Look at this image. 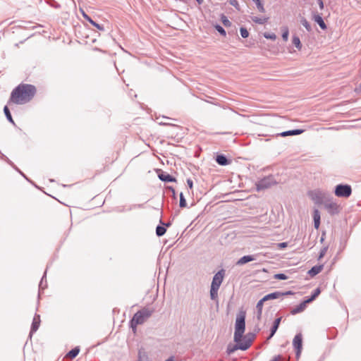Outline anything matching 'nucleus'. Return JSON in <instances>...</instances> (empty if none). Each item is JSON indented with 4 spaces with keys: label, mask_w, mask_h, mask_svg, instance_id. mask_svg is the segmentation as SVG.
Masks as SVG:
<instances>
[{
    "label": "nucleus",
    "mask_w": 361,
    "mask_h": 361,
    "mask_svg": "<svg viewBox=\"0 0 361 361\" xmlns=\"http://www.w3.org/2000/svg\"><path fill=\"white\" fill-rule=\"evenodd\" d=\"M36 88L30 84L21 83L11 94L10 102L16 104H24L29 102L35 96Z\"/></svg>",
    "instance_id": "f257e3e1"
},
{
    "label": "nucleus",
    "mask_w": 361,
    "mask_h": 361,
    "mask_svg": "<svg viewBox=\"0 0 361 361\" xmlns=\"http://www.w3.org/2000/svg\"><path fill=\"white\" fill-rule=\"evenodd\" d=\"M255 333H249L247 334L244 337L243 336V342L237 343L236 344H228L226 349V353L228 355H231L237 350H247L252 345V341L255 337L256 333H258L260 331L259 327L255 328Z\"/></svg>",
    "instance_id": "f03ea898"
},
{
    "label": "nucleus",
    "mask_w": 361,
    "mask_h": 361,
    "mask_svg": "<svg viewBox=\"0 0 361 361\" xmlns=\"http://www.w3.org/2000/svg\"><path fill=\"white\" fill-rule=\"evenodd\" d=\"M154 310L149 308H143L137 312L133 319L130 320V327L133 331H135L137 326L142 324L148 318L151 317Z\"/></svg>",
    "instance_id": "7ed1b4c3"
},
{
    "label": "nucleus",
    "mask_w": 361,
    "mask_h": 361,
    "mask_svg": "<svg viewBox=\"0 0 361 361\" xmlns=\"http://www.w3.org/2000/svg\"><path fill=\"white\" fill-rule=\"evenodd\" d=\"M245 330V312H240L237 315L235 324L234 341L239 343Z\"/></svg>",
    "instance_id": "20e7f679"
},
{
    "label": "nucleus",
    "mask_w": 361,
    "mask_h": 361,
    "mask_svg": "<svg viewBox=\"0 0 361 361\" xmlns=\"http://www.w3.org/2000/svg\"><path fill=\"white\" fill-rule=\"evenodd\" d=\"M277 180H276L274 176L270 175L266 176L255 183L256 189L257 191L263 190L270 187L276 185Z\"/></svg>",
    "instance_id": "39448f33"
},
{
    "label": "nucleus",
    "mask_w": 361,
    "mask_h": 361,
    "mask_svg": "<svg viewBox=\"0 0 361 361\" xmlns=\"http://www.w3.org/2000/svg\"><path fill=\"white\" fill-rule=\"evenodd\" d=\"M334 193L338 197H349L352 194L351 186L348 184H338L335 188Z\"/></svg>",
    "instance_id": "423d86ee"
},
{
    "label": "nucleus",
    "mask_w": 361,
    "mask_h": 361,
    "mask_svg": "<svg viewBox=\"0 0 361 361\" xmlns=\"http://www.w3.org/2000/svg\"><path fill=\"white\" fill-rule=\"evenodd\" d=\"M293 345L295 350V355L298 358L302 349V335L301 333H298L295 336L293 340Z\"/></svg>",
    "instance_id": "0eeeda50"
},
{
    "label": "nucleus",
    "mask_w": 361,
    "mask_h": 361,
    "mask_svg": "<svg viewBox=\"0 0 361 361\" xmlns=\"http://www.w3.org/2000/svg\"><path fill=\"white\" fill-rule=\"evenodd\" d=\"M224 276H225V270L223 269L219 270L213 276L211 286L215 287V288H220V286L223 282Z\"/></svg>",
    "instance_id": "6e6552de"
},
{
    "label": "nucleus",
    "mask_w": 361,
    "mask_h": 361,
    "mask_svg": "<svg viewBox=\"0 0 361 361\" xmlns=\"http://www.w3.org/2000/svg\"><path fill=\"white\" fill-rule=\"evenodd\" d=\"M324 207L331 215H334L339 212V207L335 202H325Z\"/></svg>",
    "instance_id": "1a4fd4ad"
},
{
    "label": "nucleus",
    "mask_w": 361,
    "mask_h": 361,
    "mask_svg": "<svg viewBox=\"0 0 361 361\" xmlns=\"http://www.w3.org/2000/svg\"><path fill=\"white\" fill-rule=\"evenodd\" d=\"M40 322H41L40 316L37 314H35L33 317L31 329H30V336H32V334L37 331V329L39 327Z\"/></svg>",
    "instance_id": "9d476101"
},
{
    "label": "nucleus",
    "mask_w": 361,
    "mask_h": 361,
    "mask_svg": "<svg viewBox=\"0 0 361 361\" xmlns=\"http://www.w3.org/2000/svg\"><path fill=\"white\" fill-rule=\"evenodd\" d=\"M312 200L316 204H322L323 202V194L320 191H311L309 193Z\"/></svg>",
    "instance_id": "9b49d317"
},
{
    "label": "nucleus",
    "mask_w": 361,
    "mask_h": 361,
    "mask_svg": "<svg viewBox=\"0 0 361 361\" xmlns=\"http://www.w3.org/2000/svg\"><path fill=\"white\" fill-rule=\"evenodd\" d=\"M281 319H282V317H280L276 318L274 320L273 325L270 330V334H269V337L267 338L268 340L274 336V335L276 334V331L279 329V326L280 325Z\"/></svg>",
    "instance_id": "f8f14e48"
},
{
    "label": "nucleus",
    "mask_w": 361,
    "mask_h": 361,
    "mask_svg": "<svg viewBox=\"0 0 361 361\" xmlns=\"http://www.w3.org/2000/svg\"><path fill=\"white\" fill-rule=\"evenodd\" d=\"M159 178L166 183L175 182L176 178L166 172L161 171L158 175Z\"/></svg>",
    "instance_id": "ddd939ff"
},
{
    "label": "nucleus",
    "mask_w": 361,
    "mask_h": 361,
    "mask_svg": "<svg viewBox=\"0 0 361 361\" xmlns=\"http://www.w3.org/2000/svg\"><path fill=\"white\" fill-rule=\"evenodd\" d=\"M304 132V130L302 129H294L287 131H283L279 134L281 137H286L290 135H298L302 134Z\"/></svg>",
    "instance_id": "4468645a"
},
{
    "label": "nucleus",
    "mask_w": 361,
    "mask_h": 361,
    "mask_svg": "<svg viewBox=\"0 0 361 361\" xmlns=\"http://www.w3.org/2000/svg\"><path fill=\"white\" fill-rule=\"evenodd\" d=\"M307 304V303L304 300L300 305H298L295 307L293 308L290 311V314L293 315H295L296 314L303 312L306 308Z\"/></svg>",
    "instance_id": "2eb2a0df"
},
{
    "label": "nucleus",
    "mask_w": 361,
    "mask_h": 361,
    "mask_svg": "<svg viewBox=\"0 0 361 361\" xmlns=\"http://www.w3.org/2000/svg\"><path fill=\"white\" fill-rule=\"evenodd\" d=\"M255 259H256V257L255 255H245L238 259V261L236 262V264L237 265H243L247 262L254 261Z\"/></svg>",
    "instance_id": "dca6fc26"
},
{
    "label": "nucleus",
    "mask_w": 361,
    "mask_h": 361,
    "mask_svg": "<svg viewBox=\"0 0 361 361\" xmlns=\"http://www.w3.org/2000/svg\"><path fill=\"white\" fill-rule=\"evenodd\" d=\"M313 20L319 25L321 29L326 30L327 28L326 23L319 14L314 13L313 15Z\"/></svg>",
    "instance_id": "f3484780"
},
{
    "label": "nucleus",
    "mask_w": 361,
    "mask_h": 361,
    "mask_svg": "<svg viewBox=\"0 0 361 361\" xmlns=\"http://www.w3.org/2000/svg\"><path fill=\"white\" fill-rule=\"evenodd\" d=\"M281 297H283V293L280 292V291H276V292L266 295L265 296L263 297V298H264V300H265V302H266L269 300L278 299Z\"/></svg>",
    "instance_id": "a211bd4d"
},
{
    "label": "nucleus",
    "mask_w": 361,
    "mask_h": 361,
    "mask_svg": "<svg viewBox=\"0 0 361 361\" xmlns=\"http://www.w3.org/2000/svg\"><path fill=\"white\" fill-rule=\"evenodd\" d=\"M216 161L221 166H226L230 163L228 158L224 154H219L216 157Z\"/></svg>",
    "instance_id": "6ab92c4d"
},
{
    "label": "nucleus",
    "mask_w": 361,
    "mask_h": 361,
    "mask_svg": "<svg viewBox=\"0 0 361 361\" xmlns=\"http://www.w3.org/2000/svg\"><path fill=\"white\" fill-rule=\"evenodd\" d=\"M82 16L86 20H87L89 23H90L93 26L97 27L98 30H102V31L104 30V27L102 25H99L97 23H96L95 21H94L88 15H87L84 12L82 13Z\"/></svg>",
    "instance_id": "aec40b11"
},
{
    "label": "nucleus",
    "mask_w": 361,
    "mask_h": 361,
    "mask_svg": "<svg viewBox=\"0 0 361 361\" xmlns=\"http://www.w3.org/2000/svg\"><path fill=\"white\" fill-rule=\"evenodd\" d=\"M314 226L318 229L320 225V213L318 209H314L313 212Z\"/></svg>",
    "instance_id": "412c9836"
},
{
    "label": "nucleus",
    "mask_w": 361,
    "mask_h": 361,
    "mask_svg": "<svg viewBox=\"0 0 361 361\" xmlns=\"http://www.w3.org/2000/svg\"><path fill=\"white\" fill-rule=\"evenodd\" d=\"M323 267H324V265H322V264L314 266L308 271V274L311 276H314L322 271Z\"/></svg>",
    "instance_id": "4be33fe9"
},
{
    "label": "nucleus",
    "mask_w": 361,
    "mask_h": 361,
    "mask_svg": "<svg viewBox=\"0 0 361 361\" xmlns=\"http://www.w3.org/2000/svg\"><path fill=\"white\" fill-rule=\"evenodd\" d=\"M321 290L319 288H316L314 292L312 293L311 296L305 300V301L308 304L314 300L318 295L320 294Z\"/></svg>",
    "instance_id": "5701e85b"
},
{
    "label": "nucleus",
    "mask_w": 361,
    "mask_h": 361,
    "mask_svg": "<svg viewBox=\"0 0 361 361\" xmlns=\"http://www.w3.org/2000/svg\"><path fill=\"white\" fill-rule=\"evenodd\" d=\"M79 352H80L79 347H75L67 353L66 357L70 359H73L78 355Z\"/></svg>",
    "instance_id": "b1692460"
},
{
    "label": "nucleus",
    "mask_w": 361,
    "mask_h": 361,
    "mask_svg": "<svg viewBox=\"0 0 361 361\" xmlns=\"http://www.w3.org/2000/svg\"><path fill=\"white\" fill-rule=\"evenodd\" d=\"M219 288L212 287L210 288V298L212 300H217L218 290Z\"/></svg>",
    "instance_id": "393cba45"
},
{
    "label": "nucleus",
    "mask_w": 361,
    "mask_h": 361,
    "mask_svg": "<svg viewBox=\"0 0 361 361\" xmlns=\"http://www.w3.org/2000/svg\"><path fill=\"white\" fill-rule=\"evenodd\" d=\"M166 231V228L164 226L158 225L156 228V234L159 237L164 235Z\"/></svg>",
    "instance_id": "a878e982"
},
{
    "label": "nucleus",
    "mask_w": 361,
    "mask_h": 361,
    "mask_svg": "<svg viewBox=\"0 0 361 361\" xmlns=\"http://www.w3.org/2000/svg\"><path fill=\"white\" fill-rule=\"evenodd\" d=\"M292 42L293 44L295 45V47L298 49V50H300L301 48H302V44L300 42V39L299 38V37L296 36V35H294L293 37V39H292Z\"/></svg>",
    "instance_id": "bb28decb"
},
{
    "label": "nucleus",
    "mask_w": 361,
    "mask_h": 361,
    "mask_svg": "<svg viewBox=\"0 0 361 361\" xmlns=\"http://www.w3.org/2000/svg\"><path fill=\"white\" fill-rule=\"evenodd\" d=\"M300 23L305 27L307 31H308V32L312 31V26L305 18H304V17L301 18Z\"/></svg>",
    "instance_id": "cd10ccee"
},
{
    "label": "nucleus",
    "mask_w": 361,
    "mask_h": 361,
    "mask_svg": "<svg viewBox=\"0 0 361 361\" xmlns=\"http://www.w3.org/2000/svg\"><path fill=\"white\" fill-rule=\"evenodd\" d=\"M252 20L253 22H255L256 23H258L259 25H263L267 21L268 18H259L257 16H254L252 18Z\"/></svg>",
    "instance_id": "c85d7f7f"
},
{
    "label": "nucleus",
    "mask_w": 361,
    "mask_h": 361,
    "mask_svg": "<svg viewBox=\"0 0 361 361\" xmlns=\"http://www.w3.org/2000/svg\"><path fill=\"white\" fill-rule=\"evenodd\" d=\"M4 111L5 116L6 117V118L8 119V121L14 124V121L13 120L12 116H11V112L7 106H4Z\"/></svg>",
    "instance_id": "c756f323"
},
{
    "label": "nucleus",
    "mask_w": 361,
    "mask_h": 361,
    "mask_svg": "<svg viewBox=\"0 0 361 361\" xmlns=\"http://www.w3.org/2000/svg\"><path fill=\"white\" fill-rule=\"evenodd\" d=\"M147 355L143 350H140L138 352V360L137 361H147Z\"/></svg>",
    "instance_id": "7c9ffc66"
},
{
    "label": "nucleus",
    "mask_w": 361,
    "mask_h": 361,
    "mask_svg": "<svg viewBox=\"0 0 361 361\" xmlns=\"http://www.w3.org/2000/svg\"><path fill=\"white\" fill-rule=\"evenodd\" d=\"M252 1L256 4L257 8V9H258V11L259 12H261V13H264L265 12V9H264V5L261 2L260 0H252Z\"/></svg>",
    "instance_id": "2f4dec72"
},
{
    "label": "nucleus",
    "mask_w": 361,
    "mask_h": 361,
    "mask_svg": "<svg viewBox=\"0 0 361 361\" xmlns=\"http://www.w3.org/2000/svg\"><path fill=\"white\" fill-rule=\"evenodd\" d=\"M46 274H47V270L45 271L40 282H39V290L40 289H44L46 287H47V281L45 280L44 281V279L46 278Z\"/></svg>",
    "instance_id": "473e14b6"
},
{
    "label": "nucleus",
    "mask_w": 361,
    "mask_h": 361,
    "mask_svg": "<svg viewBox=\"0 0 361 361\" xmlns=\"http://www.w3.org/2000/svg\"><path fill=\"white\" fill-rule=\"evenodd\" d=\"M179 206L181 208H184V207H186L187 206V202H186V200L185 199V197L183 194V192H180V202H179Z\"/></svg>",
    "instance_id": "72a5a7b5"
},
{
    "label": "nucleus",
    "mask_w": 361,
    "mask_h": 361,
    "mask_svg": "<svg viewBox=\"0 0 361 361\" xmlns=\"http://www.w3.org/2000/svg\"><path fill=\"white\" fill-rule=\"evenodd\" d=\"M221 20L223 25L225 27H230L231 25V21L227 18V17L226 16L222 15Z\"/></svg>",
    "instance_id": "f704fd0d"
},
{
    "label": "nucleus",
    "mask_w": 361,
    "mask_h": 361,
    "mask_svg": "<svg viewBox=\"0 0 361 361\" xmlns=\"http://www.w3.org/2000/svg\"><path fill=\"white\" fill-rule=\"evenodd\" d=\"M215 29L219 32V33L222 35V36H226V30L225 29L219 25H215Z\"/></svg>",
    "instance_id": "c9c22d12"
},
{
    "label": "nucleus",
    "mask_w": 361,
    "mask_h": 361,
    "mask_svg": "<svg viewBox=\"0 0 361 361\" xmlns=\"http://www.w3.org/2000/svg\"><path fill=\"white\" fill-rule=\"evenodd\" d=\"M240 35L243 38H247L249 36V32L245 27H240Z\"/></svg>",
    "instance_id": "e433bc0d"
},
{
    "label": "nucleus",
    "mask_w": 361,
    "mask_h": 361,
    "mask_svg": "<svg viewBox=\"0 0 361 361\" xmlns=\"http://www.w3.org/2000/svg\"><path fill=\"white\" fill-rule=\"evenodd\" d=\"M264 37L266 39L275 40L276 39V35L274 33L265 32L264 33Z\"/></svg>",
    "instance_id": "4c0bfd02"
},
{
    "label": "nucleus",
    "mask_w": 361,
    "mask_h": 361,
    "mask_svg": "<svg viewBox=\"0 0 361 361\" xmlns=\"http://www.w3.org/2000/svg\"><path fill=\"white\" fill-rule=\"evenodd\" d=\"M274 279H279V280H286L288 279V276L285 274L280 273V274H275Z\"/></svg>",
    "instance_id": "58836bf2"
},
{
    "label": "nucleus",
    "mask_w": 361,
    "mask_h": 361,
    "mask_svg": "<svg viewBox=\"0 0 361 361\" xmlns=\"http://www.w3.org/2000/svg\"><path fill=\"white\" fill-rule=\"evenodd\" d=\"M264 302H265V300H264L263 298L258 301V302L257 303V305H256V308L257 310L262 311V307H263V304Z\"/></svg>",
    "instance_id": "ea45409f"
},
{
    "label": "nucleus",
    "mask_w": 361,
    "mask_h": 361,
    "mask_svg": "<svg viewBox=\"0 0 361 361\" xmlns=\"http://www.w3.org/2000/svg\"><path fill=\"white\" fill-rule=\"evenodd\" d=\"M288 30L286 28V30L282 34V38L284 41H287L288 38Z\"/></svg>",
    "instance_id": "a19ab883"
},
{
    "label": "nucleus",
    "mask_w": 361,
    "mask_h": 361,
    "mask_svg": "<svg viewBox=\"0 0 361 361\" xmlns=\"http://www.w3.org/2000/svg\"><path fill=\"white\" fill-rule=\"evenodd\" d=\"M230 4L233 6L237 9H239V8H238L239 4H238V2L237 1V0H231V1H230Z\"/></svg>",
    "instance_id": "79ce46f5"
},
{
    "label": "nucleus",
    "mask_w": 361,
    "mask_h": 361,
    "mask_svg": "<svg viewBox=\"0 0 361 361\" xmlns=\"http://www.w3.org/2000/svg\"><path fill=\"white\" fill-rule=\"evenodd\" d=\"M287 245H288V243H286V242H283V243H278L277 246H278V247H279V248H280V249H283V248H285V247H287Z\"/></svg>",
    "instance_id": "37998d69"
},
{
    "label": "nucleus",
    "mask_w": 361,
    "mask_h": 361,
    "mask_svg": "<svg viewBox=\"0 0 361 361\" xmlns=\"http://www.w3.org/2000/svg\"><path fill=\"white\" fill-rule=\"evenodd\" d=\"M326 252V247H324L322 250H321L319 256V259H320L321 258H322L324 256Z\"/></svg>",
    "instance_id": "c03bdc74"
},
{
    "label": "nucleus",
    "mask_w": 361,
    "mask_h": 361,
    "mask_svg": "<svg viewBox=\"0 0 361 361\" xmlns=\"http://www.w3.org/2000/svg\"><path fill=\"white\" fill-rule=\"evenodd\" d=\"M187 183H188V187L190 189L192 188V187H193V182H192V180L191 179H188L187 180Z\"/></svg>",
    "instance_id": "a18cd8bd"
},
{
    "label": "nucleus",
    "mask_w": 361,
    "mask_h": 361,
    "mask_svg": "<svg viewBox=\"0 0 361 361\" xmlns=\"http://www.w3.org/2000/svg\"><path fill=\"white\" fill-rule=\"evenodd\" d=\"M317 3L319 4V6L320 9H323L324 8L323 1L322 0H317Z\"/></svg>",
    "instance_id": "49530a36"
},
{
    "label": "nucleus",
    "mask_w": 361,
    "mask_h": 361,
    "mask_svg": "<svg viewBox=\"0 0 361 361\" xmlns=\"http://www.w3.org/2000/svg\"><path fill=\"white\" fill-rule=\"evenodd\" d=\"M262 310H257V318L258 320H260L261 319V317H262Z\"/></svg>",
    "instance_id": "de8ad7c7"
},
{
    "label": "nucleus",
    "mask_w": 361,
    "mask_h": 361,
    "mask_svg": "<svg viewBox=\"0 0 361 361\" xmlns=\"http://www.w3.org/2000/svg\"><path fill=\"white\" fill-rule=\"evenodd\" d=\"M281 360V355L275 356L271 361H280Z\"/></svg>",
    "instance_id": "09e8293b"
},
{
    "label": "nucleus",
    "mask_w": 361,
    "mask_h": 361,
    "mask_svg": "<svg viewBox=\"0 0 361 361\" xmlns=\"http://www.w3.org/2000/svg\"><path fill=\"white\" fill-rule=\"evenodd\" d=\"M355 92L357 93H361V82L360 85L355 88Z\"/></svg>",
    "instance_id": "8fccbe9b"
},
{
    "label": "nucleus",
    "mask_w": 361,
    "mask_h": 361,
    "mask_svg": "<svg viewBox=\"0 0 361 361\" xmlns=\"http://www.w3.org/2000/svg\"><path fill=\"white\" fill-rule=\"evenodd\" d=\"M283 293V296L284 295H293V293L290 290H288V291H286V292H282Z\"/></svg>",
    "instance_id": "3c124183"
},
{
    "label": "nucleus",
    "mask_w": 361,
    "mask_h": 361,
    "mask_svg": "<svg viewBox=\"0 0 361 361\" xmlns=\"http://www.w3.org/2000/svg\"><path fill=\"white\" fill-rule=\"evenodd\" d=\"M160 223H161V224H163V226H165V228H166V227H169V226L171 225V224H170V223L164 224V223L162 222V221H161V220H160Z\"/></svg>",
    "instance_id": "603ef678"
},
{
    "label": "nucleus",
    "mask_w": 361,
    "mask_h": 361,
    "mask_svg": "<svg viewBox=\"0 0 361 361\" xmlns=\"http://www.w3.org/2000/svg\"><path fill=\"white\" fill-rule=\"evenodd\" d=\"M169 189L171 190V192H173V195L175 196V190L172 187H169Z\"/></svg>",
    "instance_id": "864d4df0"
},
{
    "label": "nucleus",
    "mask_w": 361,
    "mask_h": 361,
    "mask_svg": "<svg viewBox=\"0 0 361 361\" xmlns=\"http://www.w3.org/2000/svg\"><path fill=\"white\" fill-rule=\"evenodd\" d=\"M169 189L171 190V192H173V195L175 196V190L172 187H169Z\"/></svg>",
    "instance_id": "5fc2aeb1"
},
{
    "label": "nucleus",
    "mask_w": 361,
    "mask_h": 361,
    "mask_svg": "<svg viewBox=\"0 0 361 361\" xmlns=\"http://www.w3.org/2000/svg\"><path fill=\"white\" fill-rule=\"evenodd\" d=\"M196 1H197L199 4H202L203 0H196Z\"/></svg>",
    "instance_id": "6e6d98bb"
},
{
    "label": "nucleus",
    "mask_w": 361,
    "mask_h": 361,
    "mask_svg": "<svg viewBox=\"0 0 361 361\" xmlns=\"http://www.w3.org/2000/svg\"><path fill=\"white\" fill-rule=\"evenodd\" d=\"M166 361H173V357H170L168 360H166Z\"/></svg>",
    "instance_id": "4d7b16f0"
},
{
    "label": "nucleus",
    "mask_w": 361,
    "mask_h": 361,
    "mask_svg": "<svg viewBox=\"0 0 361 361\" xmlns=\"http://www.w3.org/2000/svg\"><path fill=\"white\" fill-rule=\"evenodd\" d=\"M6 159H7V161H8L10 164L13 165V164L11 163V161L8 158H6Z\"/></svg>",
    "instance_id": "13d9d810"
},
{
    "label": "nucleus",
    "mask_w": 361,
    "mask_h": 361,
    "mask_svg": "<svg viewBox=\"0 0 361 361\" xmlns=\"http://www.w3.org/2000/svg\"><path fill=\"white\" fill-rule=\"evenodd\" d=\"M160 124H161V125H167L166 123H160Z\"/></svg>",
    "instance_id": "bf43d9fd"
},
{
    "label": "nucleus",
    "mask_w": 361,
    "mask_h": 361,
    "mask_svg": "<svg viewBox=\"0 0 361 361\" xmlns=\"http://www.w3.org/2000/svg\"><path fill=\"white\" fill-rule=\"evenodd\" d=\"M19 172H20V174H22L24 177H25V175L23 173V172H20V171H19Z\"/></svg>",
    "instance_id": "052dcab7"
}]
</instances>
